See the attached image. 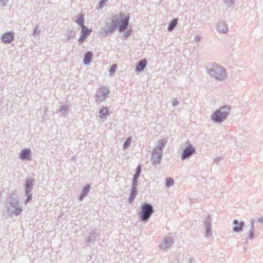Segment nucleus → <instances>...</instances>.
<instances>
[{"instance_id":"obj_1","label":"nucleus","mask_w":263,"mask_h":263,"mask_svg":"<svg viewBox=\"0 0 263 263\" xmlns=\"http://www.w3.org/2000/svg\"><path fill=\"white\" fill-rule=\"evenodd\" d=\"M129 17L121 14L114 18L112 21V25L105 30L106 33H111L115 31L116 27L119 28L120 32H123L127 28L128 24Z\"/></svg>"},{"instance_id":"obj_2","label":"nucleus","mask_w":263,"mask_h":263,"mask_svg":"<svg viewBox=\"0 0 263 263\" xmlns=\"http://www.w3.org/2000/svg\"><path fill=\"white\" fill-rule=\"evenodd\" d=\"M153 212V207L149 204H144L141 206V219L143 221L147 220Z\"/></svg>"},{"instance_id":"obj_3","label":"nucleus","mask_w":263,"mask_h":263,"mask_svg":"<svg viewBox=\"0 0 263 263\" xmlns=\"http://www.w3.org/2000/svg\"><path fill=\"white\" fill-rule=\"evenodd\" d=\"M227 116V114L221 112L220 110L216 111L213 115L212 119L214 121L217 122H221Z\"/></svg>"},{"instance_id":"obj_4","label":"nucleus","mask_w":263,"mask_h":263,"mask_svg":"<svg viewBox=\"0 0 263 263\" xmlns=\"http://www.w3.org/2000/svg\"><path fill=\"white\" fill-rule=\"evenodd\" d=\"M91 32V29H89L85 26H83L81 29V35L79 40V42L81 43H83Z\"/></svg>"},{"instance_id":"obj_5","label":"nucleus","mask_w":263,"mask_h":263,"mask_svg":"<svg viewBox=\"0 0 263 263\" xmlns=\"http://www.w3.org/2000/svg\"><path fill=\"white\" fill-rule=\"evenodd\" d=\"M195 152V149L191 146H189L186 148H185L183 152L182 155V159H184L186 157L190 156L191 154L194 153Z\"/></svg>"},{"instance_id":"obj_6","label":"nucleus","mask_w":263,"mask_h":263,"mask_svg":"<svg viewBox=\"0 0 263 263\" xmlns=\"http://www.w3.org/2000/svg\"><path fill=\"white\" fill-rule=\"evenodd\" d=\"M2 40L5 43H10L13 39V34L11 32H7L5 33L2 36Z\"/></svg>"},{"instance_id":"obj_7","label":"nucleus","mask_w":263,"mask_h":263,"mask_svg":"<svg viewBox=\"0 0 263 263\" xmlns=\"http://www.w3.org/2000/svg\"><path fill=\"white\" fill-rule=\"evenodd\" d=\"M30 156V151L28 149H25L21 152L20 158L22 160L29 159Z\"/></svg>"},{"instance_id":"obj_8","label":"nucleus","mask_w":263,"mask_h":263,"mask_svg":"<svg viewBox=\"0 0 263 263\" xmlns=\"http://www.w3.org/2000/svg\"><path fill=\"white\" fill-rule=\"evenodd\" d=\"M233 223L234 224H235V226H234L233 228L234 231L240 232L242 230L243 223L242 222H238L237 220H235L233 221Z\"/></svg>"},{"instance_id":"obj_9","label":"nucleus","mask_w":263,"mask_h":263,"mask_svg":"<svg viewBox=\"0 0 263 263\" xmlns=\"http://www.w3.org/2000/svg\"><path fill=\"white\" fill-rule=\"evenodd\" d=\"M92 58V54L90 52H87L84 58V63L85 64H88L91 61Z\"/></svg>"},{"instance_id":"obj_10","label":"nucleus","mask_w":263,"mask_h":263,"mask_svg":"<svg viewBox=\"0 0 263 263\" xmlns=\"http://www.w3.org/2000/svg\"><path fill=\"white\" fill-rule=\"evenodd\" d=\"M146 65V61L145 60H142L139 64L137 65L136 67V70L138 71H140L142 70L145 67Z\"/></svg>"},{"instance_id":"obj_11","label":"nucleus","mask_w":263,"mask_h":263,"mask_svg":"<svg viewBox=\"0 0 263 263\" xmlns=\"http://www.w3.org/2000/svg\"><path fill=\"white\" fill-rule=\"evenodd\" d=\"M177 24V19H174L172 21L169 27H168V30L171 31L172 30L174 27L176 26Z\"/></svg>"},{"instance_id":"obj_12","label":"nucleus","mask_w":263,"mask_h":263,"mask_svg":"<svg viewBox=\"0 0 263 263\" xmlns=\"http://www.w3.org/2000/svg\"><path fill=\"white\" fill-rule=\"evenodd\" d=\"M108 110L107 108H103L100 111V116L103 117L108 115Z\"/></svg>"},{"instance_id":"obj_13","label":"nucleus","mask_w":263,"mask_h":263,"mask_svg":"<svg viewBox=\"0 0 263 263\" xmlns=\"http://www.w3.org/2000/svg\"><path fill=\"white\" fill-rule=\"evenodd\" d=\"M83 22H84V18H83V16L82 15L79 16L77 20V23L78 24H79L81 26V27H82L83 26H84L83 24Z\"/></svg>"},{"instance_id":"obj_14","label":"nucleus","mask_w":263,"mask_h":263,"mask_svg":"<svg viewBox=\"0 0 263 263\" xmlns=\"http://www.w3.org/2000/svg\"><path fill=\"white\" fill-rule=\"evenodd\" d=\"M174 184V180L172 178H168L166 180V184L167 187L173 185Z\"/></svg>"},{"instance_id":"obj_15","label":"nucleus","mask_w":263,"mask_h":263,"mask_svg":"<svg viewBox=\"0 0 263 263\" xmlns=\"http://www.w3.org/2000/svg\"><path fill=\"white\" fill-rule=\"evenodd\" d=\"M141 166H138L137 168V171H136V173L134 176V180L137 179L139 177L140 174L141 173Z\"/></svg>"},{"instance_id":"obj_16","label":"nucleus","mask_w":263,"mask_h":263,"mask_svg":"<svg viewBox=\"0 0 263 263\" xmlns=\"http://www.w3.org/2000/svg\"><path fill=\"white\" fill-rule=\"evenodd\" d=\"M33 184V181L31 180H28L26 181V186L28 188H30Z\"/></svg>"},{"instance_id":"obj_17","label":"nucleus","mask_w":263,"mask_h":263,"mask_svg":"<svg viewBox=\"0 0 263 263\" xmlns=\"http://www.w3.org/2000/svg\"><path fill=\"white\" fill-rule=\"evenodd\" d=\"M130 142H131V139L130 138H129L127 139V140L125 142L124 147L125 148H126L127 147H128L129 146V145L130 144Z\"/></svg>"},{"instance_id":"obj_18","label":"nucleus","mask_w":263,"mask_h":263,"mask_svg":"<svg viewBox=\"0 0 263 263\" xmlns=\"http://www.w3.org/2000/svg\"><path fill=\"white\" fill-rule=\"evenodd\" d=\"M117 68V66L116 65H113L110 67V72H114Z\"/></svg>"},{"instance_id":"obj_19","label":"nucleus","mask_w":263,"mask_h":263,"mask_svg":"<svg viewBox=\"0 0 263 263\" xmlns=\"http://www.w3.org/2000/svg\"><path fill=\"white\" fill-rule=\"evenodd\" d=\"M105 1L106 0H101V1L100 2V8H101L103 7V5L105 3Z\"/></svg>"},{"instance_id":"obj_20","label":"nucleus","mask_w":263,"mask_h":263,"mask_svg":"<svg viewBox=\"0 0 263 263\" xmlns=\"http://www.w3.org/2000/svg\"><path fill=\"white\" fill-rule=\"evenodd\" d=\"M233 0H225V2L227 4H229V1H231V2H233Z\"/></svg>"},{"instance_id":"obj_21","label":"nucleus","mask_w":263,"mask_h":263,"mask_svg":"<svg viewBox=\"0 0 263 263\" xmlns=\"http://www.w3.org/2000/svg\"><path fill=\"white\" fill-rule=\"evenodd\" d=\"M250 237L251 238H253V233H250Z\"/></svg>"},{"instance_id":"obj_22","label":"nucleus","mask_w":263,"mask_h":263,"mask_svg":"<svg viewBox=\"0 0 263 263\" xmlns=\"http://www.w3.org/2000/svg\"><path fill=\"white\" fill-rule=\"evenodd\" d=\"M128 35V34H126V33H125V34H124V36H125V37H127Z\"/></svg>"},{"instance_id":"obj_23","label":"nucleus","mask_w":263,"mask_h":263,"mask_svg":"<svg viewBox=\"0 0 263 263\" xmlns=\"http://www.w3.org/2000/svg\"><path fill=\"white\" fill-rule=\"evenodd\" d=\"M106 94H108V91H107Z\"/></svg>"}]
</instances>
